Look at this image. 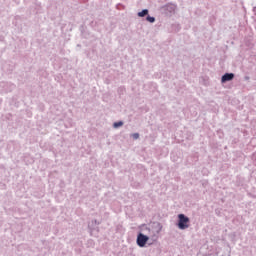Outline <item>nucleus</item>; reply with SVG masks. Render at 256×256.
<instances>
[{"label": "nucleus", "instance_id": "obj_1", "mask_svg": "<svg viewBox=\"0 0 256 256\" xmlns=\"http://www.w3.org/2000/svg\"><path fill=\"white\" fill-rule=\"evenodd\" d=\"M178 227L182 230L189 229V217L184 214L178 215Z\"/></svg>", "mask_w": 256, "mask_h": 256}, {"label": "nucleus", "instance_id": "obj_2", "mask_svg": "<svg viewBox=\"0 0 256 256\" xmlns=\"http://www.w3.org/2000/svg\"><path fill=\"white\" fill-rule=\"evenodd\" d=\"M147 241H149V237L144 235L143 233H139L137 236V245L138 247H145L147 245Z\"/></svg>", "mask_w": 256, "mask_h": 256}, {"label": "nucleus", "instance_id": "obj_3", "mask_svg": "<svg viewBox=\"0 0 256 256\" xmlns=\"http://www.w3.org/2000/svg\"><path fill=\"white\" fill-rule=\"evenodd\" d=\"M235 79V74L233 73H226L222 76V83H227V81H233Z\"/></svg>", "mask_w": 256, "mask_h": 256}, {"label": "nucleus", "instance_id": "obj_4", "mask_svg": "<svg viewBox=\"0 0 256 256\" xmlns=\"http://www.w3.org/2000/svg\"><path fill=\"white\" fill-rule=\"evenodd\" d=\"M148 14H149V10L144 9L138 13V17H145V15H148Z\"/></svg>", "mask_w": 256, "mask_h": 256}, {"label": "nucleus", "instance_id": "obj_5", "mask_svg": "<svg viewBox=\"0 0 256 256\" xmlns=\"http://www.w3.org/2000/svg\"><path fill=\"white\" fill-rule=\"evenodd\" d=\"M113 127H114L115 129H117L118 127H123V122H122V121L115 122V123L113 124Z\"/></svg>", "mask_w": 256, "mask_h": 256}, {"label": "nucleus", "instance_id": "obj_6", "mask_svg": "<svg viewBox=\"0 0 256 256\" xmlns=\"http://www.w3.org/2000/svg\"><path fill=\"white\" fill-rule=\"evenodd\" d=\"M147 21H149V23H155V18L151 17V16H147Z\"/></svg>", "mask_w": 256, "mask_h": 256}, {"label": "nucleus", "instance_id": "obj_7", "mask_svg": "<svg viewBox=\"0 0 256 256\" xmlns=\"http://www.w3.org/2000/svg\"><path fill=\"white\" fill-rule=\"evenodd\" d=\"M132 137H133L134 139H137V138L139 137V133H134V134L132 135Z\"/></svg>", "mask_w": 256, "mask_h": 256}]
</instances>
